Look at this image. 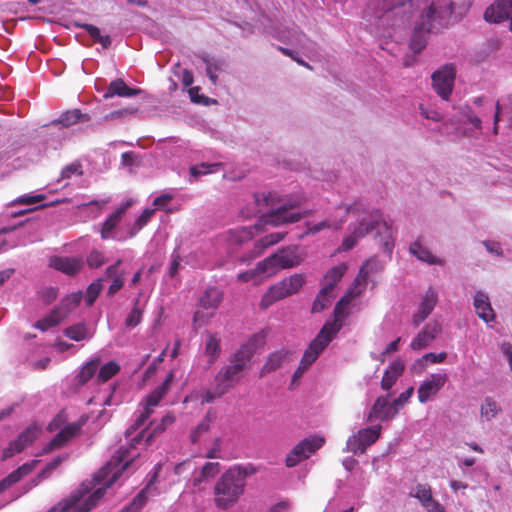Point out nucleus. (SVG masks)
Returning <instances> with one entry per match:
<instances>
[{
    "label": "nucleus",
    "instance_id": "31",
    "mask_svg": "<svg viewBox=\"0 0 512 512\" xmlns=\"http://www.w3.org/2000/svg\"><path fill=\"white\" fill-rule=\"evenodd\" d=\"M140 92V89L130 88L129 86H127L123 79L117 78L110 82L106 91L103 94V98L109 99L114 96L130 98L139 94Z\"/></svg>",
    "mask_w": 512,
    "mask_h": 512
},
{
    "label": "nucleus",
    "instance_id": "56",
    "mask_svg": "<svg viewBox=\"0 0 512 512\" xmlns=\"http://www.w3.org/2000/svg\"><path fill=\"white\" fill-rule=\"evenodd\" d=\"M103 279H97L93 283H91L86 291V303L88 306L92 305L96 298L98 297L99 293L101 292L103 285H102Z\"/></svg>",
    "mask_w": 512,
    "mask_h": 512
},
{
    "label": "nucleus",
    "instance_id": "27",
    "mask_svg": "<svg viewBox=\"0 0 512 512\" xmlns=\"http://www.w3.org/2000/svg\"><path fill=\"white\" fill-rule=\"evenodd\" d=\"M473 305L480 319L489 324L495 320V313L487 293L477 291L473 298Z\"/></svg>",
    "mask_w": 512,
    "mask_h": 512
},
{
    "label": "nucleus",
    "instance_id": "59",
    "mask_svg": "<svg viewBox=\"0 0 512 512\" xmlns=\"http://www.w3.org/2000/svg\"><path fill=\"white\" fill-rule=\"evenodd\" d=\"M138 304V301L136 302ZM142 320V311L138 308L137 305L133 307L131 312L128 314L125 325L127 328L136 327Z\"/></svg>",
    "mask_w": 512,
    "mask_h": 512
},
{
    "label": "nucleus",
    "instance_id": "16",
    "mask_svg": "<svg viewBox=\"0 0 512 512\" xmlns=\"http://www.w3.org/2000/svg\"><path fill=\"white\" fill-rule=\"evenodd\" d=\"M455 76L453 64H446L432 74L433 88L442 99H448L452 93Z\"/></svg>",
    "mask_w": 512,
    "mask_h": 512
},
{
    "label": "nucleus",
    "instance_id": "39",
    "mask_svg": "<svg viewBox=\"0 0 512 512\" xmlns=\"http://www.w3.org/2000/svg\"><path fill=\"white\" fill-rule=\"evenodd\" d=\"M94 330L84 323H78L67 327L64 331L65 336L74 341L89 340L94 335Z\"/></svg>",
    "mask_w": 512,
    "mask_h": 512
},
{
    "label": "nucleus",
    "instance_id": "7",
    "mask_svg": "<svg viewBox=\"0 0 512 512\" xmlns=\"http://www.w3.org/2000/svg\"><path fill=\"white\" fill-rule=\"evenodd\" d=\"M257 348V339L252 338L246 344L242 345L233 355L229 365L220 369L232 384H236L241 379L242 371L247 367Z\"/></svg>",
    "mask_w": 512,
    "mask_h": 512
},
{
    "label": "nucleus",
    "instance_id": "53",
    "mask_svg": "<svg viewBox=\"0 0 512 512\" xmlns=\"http://www.w3.org/2000/svg\"><path fill=\"white\" fill-rule=\"evenodd\" d=\"M447 357V354L445 352L441 353H427L420 359H418L414 365V368L416 366H420V371L424 370L427 363H442Z\"/></svg>",
    "mask_w": 512,
    "mask_h": 512
},
{
    "label": "nucleus",
    "instance_id": "38",
    "mask_svg": "<svg viewBox=\"0 0 512 512\" xmlns=\"http://www.w3.org/2000/svg\"><path fill=\"white\" fill-rule=\"evenodd\" d=\"M120 264L121 260H118L106 269V277L112 279V283L108 288L109 295H114L123 287L125 273L119 271Z\"/></svg>",
    "mask_w": 512,
    "mask_h": 512
},
{
    "label": "nucleus",
    "instance_id": "43",
    "mask_svg": "<svg viewBox=\"0 0 512 512\" xmlns=\"http://www.w3.org/2000/svg\"><path fill=\"white\" fill-rule=\"evenodd\" d=\"M346 271L347 265L345 263L334 266L324 276L322 287H327L329 291H333V288L342 279Z\"/></svg>",
    "mask_w": 512,
    "mask_h": 512
},
{
    "label": "nucleus",
    "instance_id": "49",
    "mask_svg": "<svg viewBox=\"0 0 512 512\" xmlns=\"http://www.w3.org/2000/svg\"><path fill=\"white\" fill-rule=\"evenodd\" d=\"M380 270H382V264L376 258H371L363 263L358 276L368 282L369 276Z\"/></svg>",
    "mask_w": 512,
    "mask_h": 512
},
{
    "label": "nucleus",
    "instance_id": "36",
    "mask_svg": "<svg viewBox=\"0 0 512 512\" xmlns=\"http://www.w3.org/2000/svg\"><path fill=\"white\" fill-rule=\"evenodd\" d=\"M404 371V364L401 361L392 362L384 372L381 381V387L384 390H389L396 383L397 379Z\"/></svg>",
    "mask_w": 512,
    "mask_h": 512
},
{
    "label": "nucleus",
    "instance_id": "62",
    "mask_svg": "<svg viewBox=\"0 0 512 512\" xmlns=\"http://www.w3.org/2000/svg\"><path fill=\"white\" fill-rule=\"evenodd\" d=\"M136 111H137V108H134V107H127V108L115 110V111L110 112L109 114H106L104 116V120L110 121V120L123 118L128 115L134 114Z\"/></svg>",
    "mask_w": 512,
    "mask_h": 512
},
{
    "label": "nucleus",
    "instance_id": "24",
    "mask_svg": "<svg viewBox=\"0 0 512 512\" xmlns=\"http://www.w3.org/2000/svg\"><path fill=\"white\" fill-rule=\"evenodd\" d=\"M79 423L64 426L57 435L43 448V453H49L66 445L80 430Z\"/></svg>",
    "mask_w": 512,
    "mask_h": 512
},
{
    "label": "nucleus",
    "instance_id": "63",
    "mask_svg": "<svg viewBox=\"0 0 512 512\" xmlns=\"http://www.w3.org/2000/svg\"><path fill=\"white\" fill-rule=\"evenodd\" d=\"M419 113L423 118L432 120L434 122H439L443 119L442 115L438 111L429 109L423 104L419 105Z\"/></svg>",
    "mask_w": 512,
    "mask_h": 512
},
{
    "label": "nucleus",
    "instance_id": "23",
    "mask_svg": "<svg viewBox=\"0 0 512 512\" xmlns=\"http://www.w3.org/2000/svg\"><path fill=\"white\" fill-rule=\"evenodd\" d=\"M397 413V407L393 402L390 403L386 397H379L371 408L367 420L370 422L375 420L385 421L393 418Z\"/></svg>",
    "mask_w": 512,
    "mask_h": 512
},
{
    "label": "nucleus",
    "instance_id": "60",
    "mask_svg": "<svg viewBox=\"0 0 512 512\" xmlns=\"http://www.w3.org/2000/svg\"><path fill=\"white\" fill-rule=\"evenodd\" d=\"M200 472L202 473V477L210 480L220 472V465L218 462H207Z\"/></svg>",
    "mask_w": 512,
    "mask_h": 512
},
{
    "label": "nucleus",
    "instance_id": "64",
    "mask_svg": "<svg viewBox=\"0 0 512 512\" xmlns=\"http://www.w3.org/2000/svg\"><path fill=\"white\" fill-rule=\"evenodd\" d=\"M211 317L212 316L207 315V310H204L203 308H201L199 306V309L195 312L194 317H193V323H194L195 329H199L202 326H204L207 323V321L209 320V318H211Z\"/></svg>",
    "mask_w": 512,
    "mask_h": 512
},
{
    "label": "nucleus",
    "instance_id": "55",
    "mask_svg": "<svg viewBox=\"0 0 512 512\" xmlns=\"http://www.w3.org/2000/svg\"><path fill=\"white\" fill-rule=\"evenodd\" d=\"M152 481H153V479L133 499L132 507L135 510L140 509L146 503L148 497L153 494L154 488L152 486Z\"/></svg>",
    "mask_w": 512,
    "mask_h": 512
},
{
    "label": "nucleus",
    "instance_id": "13",
    "mask_svg": "<svg viewBox=\"0 0 512 512\" xmlns=\"http://www.w3.org/2000/svg\"><path fill=\"white\" fill-rule=\"evenodd\" d=\"M380 433V425L361 429L348 438L344 451L362 454L369 446L377 441Z\"/></svg>",
    "mask_w": 512,
    "mask_h": 512
},
{
    "label": "nucleus",
    "instance_id": "6",
    "mask_svg": "<svg viewBox=\"0 0 512 512\" xmlns=\"http://www.w3.org/2000/svg\"><path fill=\"white\" fill-rule=\"evenodd\" d=\"M305 282L302 274L295 273L272 285L262 296L260 307L267 309L275 302L296 294Z\"/></svg>",
    "mask_w": 512,
    "mask_h": 512
},
{
    "label": "nucleus",
    "instance_id": "48",
    "mask_svg": "<svg viewBox=\"0 0 512 512\" xmlns=\"http://www.w3.org/2000/svg\"><path fill=\"white\" fill-rule=\"evenodd\" d=\"M270 197L271 195L267 196L264 194H254L252 197L254 207L252 209H242L241 214L246 217H250L257 213H260L262 211V207L269 205Z\"/></svg>",
    "mask_w": 512,
    "mask_h": 512
},
{
    "label": "nucleus",
    "instance_id": "42",
    "mask_svg": "<svg viewBox=\"0 0 512 512\" xmlns=\"http://www.w3.org/2000/svg\"><path fill=\"white\" fill-rule=\"evenodd\" d=\"M100 358H94L87 363H85L79 373L77 374L75 380L78 385L86 384L93 376H95L97 370L99 369Z\"/></svg>",
    "mask_w": 512,
    "mask_h": 512
},
{
    "label": "nucleus",
    "instance_id": "21",
    "mask_svg": "<svg viewBox=\"0 0 512 512\" xmlns=\"http://www.w3.org/2000/svg\"><path fill=\"white\" fill-rule=\"evenodd\" d=\"M511 17L512 0H497L490 5L484 13L485 20L493 23L510 20Z\"/></svg>",
    "mask_w": 512,
    "mask_h": 512
},
{
    "label": "nucleus",
    "instance_id": "17",
    "mask_svg": "<svg viewBox=\"0 0 512 512\" xmlns=\"http://www.w3.org/2000/svg\"><path fill=\"white\" fill-rule=\"evenodd\" d=\"M82 297V292H74L68 295L62 303L63 307L55 309L48 317L38 321L35 326L42 331L56 326L71 308L78 305Z\"/></svg>",
    "mask_w": 512,
    "mask_h": 512
},
{
    "label": "nucleus",
    "instance_id": "15",
    "mask_svg": "<svg viewBox=\"0 0 512 512\" xmlns=\"http://www.w3.org/2000/svg\"><path fill=\"white\" fill-rule=\"evenodd\" d=\"M174 378L173 372H170L167 376L164 382L158 386L155 390L149 394L143 403L142 411L139 415V417L136 420V427H132V429L135 431L138 427L142 426L145 421L148 419V417L153 412L154 408L158 406L159 402L162 400V398L165 396V394L170 389V383L172 382Z\"/></svg>",
    "mask_w": 512,
    "mask_h": 512
},
{
    "label": "nucleus",
    "instance_id": "41",
    "mask_svg": "<svg viewBox=\"0 0 512 512\" xmlns=\"http://www.w3.org/2000/svg\"><path fill=\"white\" fill-rule=\"evenodd\" d=\"M502 409L499 403L491 397H486L480 406V417L483 421H491L496 418Z\"/></svg>",
    "mask_w": 512,
    "mask_h": 512
},
{
    "label": "nucleus",
    "instance_id": "4",
    "mask_svg": "<svg viewBox=\"0 0 512 512\" xmlns=\"http://www.w3.org/2000/svg\"><path fill=\"white\" fill-rule=\"evenodd\" d=\"M251 473L247 468L235 466L221 475L214 486V504L221 510L236 505L245 492L247 476Z\"/></svg>",
    "mask_w": 512,
    "mask_h": 512
},
{
    "label": "nucleus",
    "instance_id": "35",
    "mask_svg": "<svg viewBox=\"0 0 512 512\" xmlns=\"http://www.w3.org/2000/svg\"><path fill=\"white\" fill-rule=\"evenodd\" d=\"M38 464V460H32L31 462L25 463L18 469L10 473L5 479L0 482V492L4 491L12 484L18 482L22 477L30 473Z\"/></svg>",
    "mask_w": 512,
    "mask_h": 512
},
{
    "label": "nucleus",
    "instance_id": "25",
    "mask_svg": "<svg viewBox=\"0 0 512 512\" xmlns=\"http://www.w3.org/2000/svg\"><path fill=\"white\" fill-rule=\"evenodd\" d=\"M440 332L441 324L430 322L414 337L410 344L411 349L418 351L428 347Z\"/></svg>",
    "mask_w": 512,
    "mask_h": 512
},
{
    "label": "nucleus",
    "instance_id": "33",
    "mask_svg": "<svg viewBox=\"0 0 512 512\" xmlns=\"http://www.w3.org/2000/svg\"><path fill=\"white\" fill-rule=\"evenodd\" d=\"M290 353L287 350L275 351L267 357L265 364L261 369V376H265L282 366L285 362L289 361Z\"/></svg>",
    "mask_w": 512,
    "mask_h": 512
},
{
    "label": "nucleus",
    "instance_id": "40",
    "mask_svg": "<svg viewBox=\"0 0 512 512\" xmlns=\"http://www.w3.org/2000/svg\"><path fill=\"white\" fill-rule=\"evenodd\" d=\"M284 238V234L281 232L271 233L266 235L264 238L255 243V254L249 256L248 258H243V262H249L253 260L255 257L262 254V252L269 246L277 244Z\"/></svg>",
    "mask_w": 512,
    "mask_h": 512
},
{
    "label": "nucleus",
    "instance_id": "51",
    "mask_svg": "<svg viewBox=\"0 0 512 512\" xmlns=\"http://www.w3.org/2000/svg\"><path fill=\"white\" fill-rule=\"evenodd\" d=\"M119 369V365L114 361H110L104 364L102 367L99 368V372L97 374V381H108L110 378H112L114 375L118 373Z\"/></svg>",
    "mask_w": 512,
    "mask_h": 512
},
{
    "label": "nucleus",
    "instance_id": "12",
    "mask_svg": "<svg viewBox=\"0 0 512 512\" xmlns=\"http://www.w3.org/2000/svg\"><path fill=\"white\" fill-rule=\"evenodd\" d=\"M324 438L314 436L300 441L286 456L285 464L292 468L301 461L309 458L313 453L322 447Z\"/></svg>",
    "mask_w": 512,
    "mask_h": 512
},
{
    "label": "nucleus",
    "instance_id": "44",
    "mask_svg": "<svg viewBox=\"0 0 512 512\" xmlns=\"http://www.w3.org/2000/svg\"><path fill=\"white\" fill-rule=\"evenodd\" d=\"M89 120V116L87 114L81 113L79 110L74 109L70 111H66L58 118L54 124H60L63 127H70L77 123L86 122Z\"/></svg>",
    "mask_w": 512,
    "mask_h": 512
},
{
    "label": "nucleus",
    "instance_id": "20",
    "mask_svg": "<svg viewBox=\"0 0 512 512\" xmlns=\"http://www.w3.org/2000/svg\"><path fill=\"white\" fill-rule=\"evenodd\" d=\"M437 301V291L429 287L423 294L416 311L412 315V322L415 326H419L432 313Z\"/></svg>",
    "mask_w": 512,
    "mask_h": 512
},
{
    "label": "nucleus",
    "instance_id": "45",
    "mask_svg": "<svg viewBox=\"0 0 512 512\" xmlns=\"http://www.w3.org/2000/svg\"><path fill=\"white\" fill-rule=\"evenodd\" d=\"M409 495L417 499L421 506H424L431 499H433L432 489L428 484L418 483L409 492Z\"/></svg>",
    "mask_w": 512,
    "mask_h": 512
},
{
    "label": "nucleus",
    "instance_id": "1",
    "mask_svg": "<svg viewBox=\"0 0 512 512\" xmlns=\"http://www.w3.org/2000/svg\"><path fill=\"white\" fill-rule=\"evenodd\" d=\"M349 215L355 216L356 219L348 225L347 233L338 248L339 252L353 249L362 238L375 230L383 221L379 210L369 209L360 201H354L351 204L341 203L329 216L333 229H340Z\"/></svg>",
    "mask_w": 512,
    "mask_h": 512
},
{
    "label": "nucleus",
    "instance_id": "57",
    "mask_svg": "<svg viewBox=\"0 0 512 512\" xmlns=\"http://www.w3.org/2000/svg\"><path fill=\"white\" fill-rule=\"evenodd\" d=\"M203 61L206 63V73L210 81L215 85L217 83V72L220 70L221 64L219 61L203 57Z\"/></svg>",
    "mask_w": 512,
    "mask_h": 512
},
{
    "label": "nucleus",
    "instance_id": "46",
    "mask_svg": "<svg viewBox=\"0 0 512 512\" xmlns=\"http://www.w3.org/2000/svg\"><path fill=\"white\" fill-rule=\"evenodd\" d=\"M216 414L212 411H209L204 419L196 426V428L191 432L190 438L193 443H196L200 440L201 436L209 431L211 423L215 420Z\"/></svg>",
    "mask_w": 512,
    "mask_h": 512
},
{
    "label": "nucleus",
    "instance_id": "54",
    "mask_svg": "<svg viewBox=\"0 0 512 512\" xmlns=\"http://www.w3.org/2000/svg\"><path fill=\"white\" fill-rule=\"evenodd\" d=\"M82 27L87 33L97 42H99L103 48H108L111 44L109 36H102L98 27L92 24H83Z\"/></svg>",
    "mask_w": 512,
    "mask_h": 512
},
{
    "label": "nucleus",
    "instance_id": "52",
    "mask_svg": "<svg viewBox=\"0 0 512 512\" xmlns=\"http://www.w3.org/2000/svg\"><path fill=\"white\" fill-rule=\"evenodd\" d=\"M154 212V208L145 209L132 225L129 236L133 237L136 235L148 223Z\"/></svg>",
    "mask_w": 512,
    "mask_h": 512
},
{
    "label": "nucleus",
    "instance_id": "61",
    "mask_svg": "<svg viewBox=\"0 0 512 512\" xmlns=\"http://www.w3.org/2000/svg\"><path fill=\"white\" fill-rule=\"evenodd\" d=\"M104 262L105 257L103 253L98 250H92L87 257V263L91 268H98L103 265Z\"/></svg>",
    "mask_w": 512,
    "mask_h": 512
},
{
    "label": "nucleus",
    "instance_id": "29",
    "mask_svg": "<svg viewBox=\"0 0 512 512\" xmlns=\"http://www.w3.org/2000/svg\"><path fill=\"white\" fill-rule=\"evenodd\" d=\"M269 277H271V274L263 260L258 262L255 268L239 273L237 280L243 283L252 282L253 285L257 286Z\"/></svg>",
    "mask_w": 512,
    "mask_h": 512
},
{
    "label": "nucleus",
    "instance_id": "30",
    "mask_svg": "<svg viewBox=\"0 0 512 512\" xmlns=\"http://www.w3.org/2000/svg\"><path fill=\"white\" fill-rule=\"evenodd\" d=\"M50 266L67 275H75L81 270L83 261L77 257H53Z\"/></svg>",
    "mask_w": 512,
    "mask_h": 512
},
{
    "label": "nucleus",
    "instance_id": "22",
    "mask_svg": "<svg viewBox=\"0 0 512 512\" xmlns=\"http://www.w3.org/2000/svg\"><path fill=\"white\" fill-rule=\"evenodd\" d=\"M220 342L221 338L217 334H213L209 331L205 332L203 343L204 368H210L220 356Z\"/></svg>",
    "mask_w": 512,
    "mask_h": 512
},
{
    "label": "nucleus",
    "instance_id": "28",
    "mask_svg": "<svg viewBox=\"0 0 512 512\" xmlns=\"http://www.w3.org/2000/svg\"><path fill=\"white\" fill-rule=\"evenodd\" d=\"M131 205V200L124 202L104 221L100 230L102 239L114 238L113 230L117 227Z\"/></svg>",
    "mask_w": 512,
    "mask_h": 512
},
{
    "label": "nucleus",
    "instance_id": "3",
    "mask_svg": "<svg viewBox=\"0 0 512 512\" xmlns=\"http://www.w3.org/2000/svg\"><path fill=\"white\" fill-rule=\"evenodd\" d=\"M452 12L453 5L451 0L426 1L415 21V34L410 43L411 49L419 53L426 43L422 34L437 31L444 27Z\"/></svg>",
    "mask_w": 512,
    "mask_h": 512
},
{
    "label": "nucleus",
    "instance_id": "26",
    "mask_svg": "<svg viewBox=\"0 0 512 512\" xmlns=\"http://www.w3.org/2000/svg\"><path fill=\"white\" fill-rule=\"evenodd\" d=\"M233 386L234 384L226 379L225 375L219 371L210 389L203 393L201 402L211 403L215 399L227 393Z\"/></svg>",
    "mask_w": 512,
    "mask_h": 512
},
{
    "label": "nucleus",
    "instance_id": "58",
    "mask_svg": "<svg viewBox=\"0 0 512 512\" xmlns=\"http://www.w3.org/2000/svg\"><path fill=\"white\" fill-rule=\"evenodd\" d=\"M83 174L82 166L75 161L65 166L61 171V180L70 179L72 176H81Z\"/></svg>",
    "mask_w": 512,
    "mask_h": 512
},
{
    "label": "nucleus",
    "instance_id": "37",
    "mask_svg": "<svg viewBox=\"0 0 512 512\" xmlns=\"http://www.w3.org/2000/svg\"><path fill=\"white\" fill-rule=\"evenodd\" d=\"M254 229H259V224H255L254 227H239L231 229L226 233L227 241L230 245L241 244L247 240H250L254 236Z\"/></svg>",
    "mask_w": 512,
    "mask_h": 512
},
{
    "label": "nucleus",
    "instance_id": "2",
    "mask_svg": "<svg viewBox=\"0 0 512 512\" xmlns=\"http://www.w3.org/2000/svg\"><path fill=\"white\" fill-rule=\"evenodd\" d=\"M175 418L171 414L165 415L159 424H157L153 431L147 434L141 431L136 436H132V431H127V437L130 438L131 443L129 447L121 446L111 460L102 467L93 478L94 487H101L103 492L109 488L122 474L127 470L134 460L139 456L136 451V444H139L144 438L145 442L149 443L153 437L162 433L169 425L174 422Z\"/></svg>",
    "mask_w": 512,
    "mask_h": 512
},
{
    "label": "nucleus",
    "instance_id": "47",
    "mask_svg": "<svg viewBox=\"0 0 512 512\" xmlns=\"http://www.w3.org/2000/svg\"><path fill=\"white\" fill-rule=\"evenodd\" d=\"M332 299V291H329L327 287H322L313 302L312 312L319 313L323 311L331 304Z\"/></svg>",
    "mask_w": 512,
    "mask_h": 512
},
{
    "label": "nucleus",
    "instance_id": "50",
    "mask_svg": "<svg viewBox=\"0 0 512 512\" xmlns=\"http://www.w3.org/2000/svg\"><path fill=\"white\" fill-rule=\"evenodd\" d=\"M220 165L218 163L207 164L201 163L194 165L190 168V175L194 181H197L200 177L216 172Z\"/></svg>",
    "mask_w": 512,
    "mask_h": 512
},
{
    "label": "nucleus",
    "instance_id": "32",
    "mask_svg": "<svg viewBox=\"0 0 512 512\" xmlns=\"http://www.w3.org/2000/svg\"><path fill=\"white\" fill-rule=\"evenodd\" d=\"M409 252L415 256L418 260L427 263L429 265H443L444 261L433 255L431 251L422 243L420 239H417L411 243Z\"/></svg>",
    "mask_w": 512,
    "mask_h": 512
},
{
    "label": "nucleus",
    "instance_id": "11",
    "mask_svg": "<svg viewBox=\"0 0 512 512\" xmlns=\"http://www.w3.org/2000/svg\"><path fill=\"white\" fill-rule=\"evenodd\" d=\"M298 204L299 200L286 201L276 209L263 214L260 222L264 224H270L272 226L297 222L303 216L302 212L295 209Z\"/></svg>",
    "mask_w": 512,
    "mask_h": 512
},
{
    "label": "nucleus",
    "instance_id": "10",
    "mask_svg": "<svg viewBox=\"0 0 512 512\" xmlns=\"http://www.w3.org/2000/svg\"><path fill=\"white\" fill-rule=\"evenodd\" d=\"M366 286L367 282L357 275L348 291L336 304L333 319L328 320L327 323L335 325L338 324L340 330L344 324L345 319L349 315L350 303L353 299L360 296L365 291Z\"/></svg>",
    "mask_w": 512,
    "mask_h": 512
},
{
    "label": "nucleus",
    "instance_id": "14",
    "mask_svg": "<svg viewBox=\"0 0 512 512\" xmlns=\"http://www.w3.org/2000/svg\"><path fill=\"white\" fill-rule=\"evenodd\" d=\"M271 276L282 269H288L300 264L301 258L296 247H286L264 259Z\"/></svg>",
    "mask_w": 512,
    "mask_h": 512
},
{
    "label": "nucleus",
    "instance_id": "18",
    "mask_svg": "<svg viewBox=\"0 0 512 512\" xmlns=\"http://www.w3.org/2000/svg\"><path fill=\"white\" fill-rule=\"evenodd\" d=\"M448 378L445 373H433L426 377L417 389L418 401L425 404L436 397Z\"/></svg>",
    "mask_w": 512,
    "mask_h": 512
},
{
    "label": "nucleus",
    "instance_id": "9",
    "mask_svg": "<svg viewBox=\"0 0 512 512\" xmlns=\"http://www.w3.org/2000/svg\"><path fill=\"white\" fill-rule=\"evenodd\" d=\"M338 332V324L335 325L326 322L316 338L310 343L309 347L304 352L299 364L308 370Z\"/></svg>",
    "mask_w": 512,
    "mask_h": 512
},
{
    "label": "nucleus",
    "instance_id": "34",
    "mask_svg": "<svg viewBox=\"0 0 512 512\" xmlns=\"http://www.w3.org/2000/svg\"><path fill=\"white\" fill-rule=\"evenodd\" d=\"M221 301L222 293L216 288H210L207 289L204 295L200 298L199 306L204 310H207L208 316H213Z\"/></svg>",
    "mask_w": 512,
    "mask_h": 512
},
{
    "label": "nucleus",
    "instance_id": "5",
    "mask_svg": "<svg viewBox=\"0 0 512 512\" xmlns=\"http://www.w3.org/2000/svg\"><path fill=\"white\" fill-rule=\"evenodd\" d=\"M92 483L93 481L82 483L77 491L59 502L48 512H89L104 495L103 489L97 486L94 487Z\"/></svg>",
    "mask_w": 512,
    "mask_h": 512
},
{
    "label": "nucleus",
    "instance_id": "8",
    "mask_svg": "<svg viewBox=\"0 0 512 512\" xmlns=\"http://www.w3.org/2000/svg\"><path fill=\"white\" fill-rule=\"evenodd\" d=\"M338 332V324L335 325L326 322L316 338L310 343L309 347L304 352L299 364L308 370Z\"/></svg>",
    "mask_w": 512,
    "mask_h": 512
},
{
    "label": "nucleus",
    "instance_id": "19",
    "mask_svg": "<svg viewBox=\"0 0 512 512\" xmlns=\"http://www.w3.org/2000/svg\"><path fill=\"white\" fill-rule=\"evenodd\" d=\"M40 429L37 425H30L19 434L17 439L11 441L3 450V458L7 459L15 454L22 452L26 447L30 446L39 436Z\"/></svg>",
    "mask_w": 512,
    "mask_h": 512
}]
</instances>
